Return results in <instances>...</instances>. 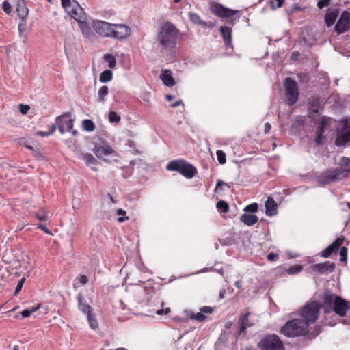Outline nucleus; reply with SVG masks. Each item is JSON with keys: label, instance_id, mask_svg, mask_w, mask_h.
Listing matches in <instances>:
<instances>
[{"label": "nucleus", "instance_id": "nucleus-36", "mask_svg": "<svg viewBox=\"0 0 350 350\" xmlns=\"http://www.w3.org/2000/svg\"><path fill=\"white\" fill-rule=\"evenodd\" d=\"M18 31L21 37L25 38L27 37V25L25 20L21 22L18 25Z\"/></svg>", "mask_w": 350, "mask_h": 350}, {"label": "nucleus", "instance_id": "nucleus-24", "mask_svg": "<svg viewBox=\"0 0 350 350\" xmlns=\"http://www.w3.org/2000/svg\"><path fill=\"white\" fill-rule=\"evenodd\" d=\"M266 215H275L277 213V204L272 197H269L265 202Z\"/></svg>", "mask_w": 350, "mask_h": 350}, {"label": "nucleus", "instance_id": "nucleus-61", "mask_svg": "<svg viewBox=\"0 0 350 350\" xmlns=\"http://www.w3.org/2000/svg\"><path fill=\"white\" fill-rule=\"evenodd\" d=\"M223 185H225V183H224L223 181H221V180H218V181H217V184H216V187H215V191H216V190H217V189H218L219 187L222 186Z\"/></svg>", "mask_w": 350, "mask_h": 350}, {"label": "nucleus", "instance_id": "nucleus-42", "mask_svg": "<svg viewBox=\"0 0 350 350\" xmlns=\"http://www.w3.org/2000/svg\"><path fill=\"white\" fill-rule=\"evenodd\" d=\"M258 205L256 203H252L245 206L244 211L254 213L258 211Z\"/></svg>", "mask_w": 350, "mask_h": 350}, {"label": "nucleus", "instance_id": "nucleus-41", "mask_svg": "<svg viewBox=\"0 0 350 350\" xmlns=\"http://www.w3.org/2000/svg\"><path fill=\"white\" fill-rule=\"evenodd\" d=\"M216 154L219 163L224 164L226 162V154L222 150H217Z\"/></svg>", "mask_w": 350, "mask_h": 350}, {"label": "nucleus", "instance_id": "nucleus-45", "mask_svg": "<svg viewBox=\"0 0 350 350\" xmlns=\"http://www.w3.org/2000/svg\"><path fill=\"white\" fill-rule=\"evenodd\" d=\"M3 10L7 14H10L12 12V5L8 1L3 2Z\"/></svg>", "mask_w": 350, "mask_h": 350}, {"label": "nucleus", "instance_id": "nucleus-28", "mask_svg": "<svg viewBox=\"0 0 350 350\" xmlns=\"http://www.w3.org/2000/svg\"><path fill=\"white\" fill-rule=\"evenodd\" d=\"M240 220L245 225L250 226L258 222V217L255 215L245 213L241 215Z\"/></svg>", "mask_w": 350, "mask_h": 350}, {"label": "nucleus", "instance_id": "nucleus-52", "mask_svg": "<svg viewBox=\"0 0 350 350\" xmlns=\"http://www.w3.org/2000/svg\"><path fill=\"white\" fill-rule=\"evenodd\" d=\"M19 107H20V111L23 114H26L28 112V111L30 109L29 106L27 105L21 104L19 105Z\"/></svg>", "mask_w": 350, "mask_h": 350}, {"label": "nucleus", "instance_id": "nucleus-23", "mask_svg": "<svg viewBox=\"0 0 350 350\" xmlns=\"http://www.w3.org/2000/svg\"><path fill=\"white\" fill-rule=\"evenodd\" d=\"M81 159L85 162L86 165L91 168L92 170L95 172L98 171L96 165L98 162L97 159H96L91 154H83L81 155Z\"/></svg>", "mask_w": 350, "mask_h": 350}, {"label": "nucleus", "instance_id": "nucleus-35", "mask_svg": "<svg viewBox=\"0 0 350 350\" xmlns=\"http://www.w3.org/2000/svg\"><path fill=\"white\" fill-rule=\"evenodd\" d=\"M82 126L86 131H93L95 129L94 123L91 120H84Z\"/></svg>", "mask_w": 350, "mask_h": 350}, {"label": "nucleus", "instance_id": "nucleus-27", "mask_svg": "<svg viewBox=\"0 0 350 350\" xmlns=\"http://www.w3.org/2000/svg\"><path fill=\"white\" fill-rule=\"evenodd\" d=\"M250 314V313L247 312L244 315L240 317L239 320L241 322V325L239 328V334L243 332L247 327H250L253 325L254 323L252 322H250L249 320Z\"/></svg>", "mask_w": 350, "mask_h": 350}, {"label": "nucleus", "instance_id": "nucleus-53", "mask_svg": "<svg viewBox=\"0 0 350 350\" xmlns=\"http://www.w3.org/2000/svg\"><path fill=\"white\" fill-rule=\"evenodd\" d=\"M170 311H171V310L170 308H166L165 309L157 310L156 312V314L157 315L167 314L170 312Z\"/></svg>", "mask_w": 350, "mask_h": 350}, {"label": "nucleus", "instance_id": "nucleus-55", "mask_svg": "<svg viewBox=\"0 0 350 350\" xmlns=\"http://www.w3.org/2000/svg\"><path fill=\"white\" fill-rule=\"evenodd\" d=\"M278 255L277 254L271 252L267 255V258L269 261H274L278 258Z\"/></svg>", "mask_w": 350, "mask_h": 350}, {"label": "nucleus", "instance_id": "nucleus-21", "mask_svg": "<svg viewBox=\"0 0 350 350\" xmlns=\"http://www.w3.org/2000/svg\"><path fill=\"white\" fill-rule=\"evenodd\" d=\"M16 2V12L18 17L24 21L28 15L29 10L24 0H14Z\"/></svg>", "mask_w": 350, "mask_h": 350}, {"label": "nucleus", "instance_id": "nucleus-16", "mask_svg": "<svg viewBox=\"0 0 350 350\" xmlns=\"http://www.w3.org/2000/svg\"><path fill=\"white\" fill-rule=\"evenodd\" d=\"M211 12L221 18H230L234 15L237 11L223 7L219 3H214L211 6Z\"/></svg>", "mask_w": 350, "mask_h": 350}, {"label": "nucleus", "instance_id": "nucleus-32", "mask_svg": "<svg viewBox=\"0 0 350 350\" xmlns=\"http://www.w3.org/2000/svg\"><path fill=\"white\" fill-rule=\"evenodd\" d=\"M187 317H189L191 319H195L198 321V322H202L205 321L206 316L202 314L201 312H198L196 314L192 312H187Z\"/></svg>", "mask_w": 350, "mask_h": 350}, {"label": "nucleus", "instance_id": "nucleus-60", "mask_svg": "<svg viewBox=\"0 0 350 350\" xmlns=\"http://www.w3.org/2000/svg\"><path fill=\"white\" fill-rule=\"evenodd\" d=\"M181 104H182V101L180 100H179L176 101L175 103H172L171 105V107L175 108V107L179 106Z\"/></svg>", "mask_w": 350, "mask_h": 350}, {"label": "nucleus", "instance_id": "nucleus-13", "mask_svg": "<svg viewBox=\"0 0 350 350\" xmlns=\"http://www.w3.org/2000/svg\"><path fill=\"white\" fill-rule=\"evenodd\" d=\"M110 33V38H113L117 40H122L131 34V29L125 25L112 24Z\"/></svg>", "mask_w": 350, "mask_h": 350}, {"label": "nucleus", "instance_id": "nucleus-11", "mask_svg": "<svg viewBox=\"0 0 350 350\" xmlns=\"http://www.w3.org/2000/svg\"><path fill=\"white\" fill-rule=\"evenodd\" d=\"M261 350H284L282 341L276 335H269L262 338L258 343Z\"/></svg>", "mask_w": 350, "mask_h": 350}, {"label": "nucleus", "instance_id": "nucleus-19", "mask_svg": "<svg viewBox=\"0 0 350 350\" xmlns=\"http://www.w3.org/2000/svg\"><path fill=\"white\" fill-rule=\"evenodd\" d=\"M344 241V237L337 238L329 246L323 250L321 253V256L323 258H328L332 252L336 251Z\"/></svg>", "mask_w": 350, "mask_h": 350}, {"label": "nucleus", "instance_id": "nucleus-62", "mask_svg": "<svg viewBox=\"0 0 350 350\" xmlns=\"http://www.w3.org/2000/svg\"><path fill=\"white\" fill-rule=\"evenodd\" d=\"M165 99L168 101H170L174 99V96L171 94H167L165 96Z\"/></svg>", "mask_w": 350, "mask_h": 350}, {"label": "nucleus", "instance_id": "nucleus-18", "mask_svg": "<svg viewBox=\"0 0 350 350\" xmlns=\"http://www.w3.org/2000/svg\"><path fill=\"white\" fill-rule=\"evenodd\" d=\"M334 268V263L330 262L329 261L325 262L323 263L315 264L312 266V269L314 271H318L322 274H327L332 273Z\"/></svg>", "mask_w": 350, "mask_h": 350}, {"label": "nucleus", "instance_id": "nucleus-1", "mask_svg": "<svg viewBox=\"0 0 350 350\" xmlns=\"http://www.w3.org/2000/svg\"><path fill=\"white\" fill-rule=\"evenodd\" d=\"M179 30L171 23H164L157 36L159 44L165 52H172L177 43Z\"/></svg>", "mask_w": 350, "mask_h": 350}, {"label": "nucleus", "instance_id": "nucleus-29", "mask_svg": "<svg viewBox=\"0 0 350 350\" xmlns=\"http://www.w3.org/2000/svg\"><path fill=\"white\" fill-rule=\"evenodd\" d=\"M77 300H78V306L79 309L83 312L84 314H87V316L92 314V307L82 301V295L81 294H79L77 296Z\"/></svg>", "mask_w": 350, "mask_h": 350}, {"label": "nucleus", "instance_id": "nucleus-20", "mask_svg": "<svg viewBox=\"0 0 350 350\" xmlns=\"http://www.w3.org/2000/svg\"><path fill=\"white\" fill-rule=\"evenodd\" d=\"M85 18V13L77 18L75 20L77 21L79 27L81 31L82 34L85 38H89L91 35V29L88 23L84 21Z\"/></svg>", "mask_w": 350, "mask_h": 350}, {"label": "nucleus", "instance_id": "nucleus-50", "mask_svg": "<svg viewBox=\"0 0 350 350\" xmlns=\"http://www.w3.org/2000/svg\"><path fill=\"white\" fill-rule=\"evenodd\" d=\"M284 0H274L271 1V6L275 8H278L282 6Z\"/></svg>", "mask_w": 350, "mask_h": 350}, {"label": "nucleus", "instance_id": "nucleus-37", "mask_svg": "<svg viewBox=\"0 0 350 350\" xmlns=\"http://www.w3.org/2000/svg\"><path fill=\"white\" fill-rule=\"evenodd\" d=\"M218 210H219L221 213H226L229 210V206L228 203L224 200H220L217 203L216 205Z\"/></svg>", "mask_w": 350, "mask_h": 350}, {"label": "nucleus", "instance_id": "nucleus-39", "mask_svg": "<svg viewBox=\"0 0 350 350\" xmlns=\"http://www.w3.org/2000/svg\"><path fill=\"white\" fill-rule=\"evenodd\" d=\"M87 319H88L90 327L94 330L97 329L98 327V325L97 321L94 317V315L92 314H91L87 316Z\"/></svg>", "mask_w": 350, "mask_h": 350}, {"label": "nucleus", "instance_id": "nucleus-44", "mask_svg": "<svg viewBox=\"0 0 350 350\" xmlns=\"http://www.w3.org/2000/svg\"><path fill=\"white\" fill-rule=\"evenodd\" d=\"M302 266L301 265H294L289 268L288 273L290 274H295L297 273H299L302 270Z\"/></svg>", "mask_w": 350, "mask_h": 350}, {"label": "nucleus", "instance_id": "nucleus-22", "mask_svg": "<svg viewBox=\"0 0 350 350\" xmlns=\"http://www.w3.org/2000/svg\"><path fill=\"white\" fill-rule=\"evenodd\" d=\"M220 31L225 44L227 46L232 47V29L227 26H221L220 27Z\"/></svg>", "mask_w": 350, "mask_h": 350}, {"label": "nucleus", "instance_id": "nucleus-9", "mask_svg": "<svg viewBox=\"0 0 350 350\" xmlns=\"http://www.w3.org/2000/svg\"><path fill=\"white\" fill-rule=\"evenodd\" d=\"M332 118L323 116L319 119L318 126L315 133L314 142L317 145H322L326 138L323 133L328 130H331Z\"/></svg>", "mask_w": 350, "mask_h": 350}, {"label": "nucleus", "instance_id": "nucleus-59", "mask_svg": "<svg viewBox=\"0 0 350 350\" xmlns=\"http://www.w3.org/2000/svg\"><path fill=\"white\" fill-rule=\"evenodd\" d=\"M271 126L269 123H266L265 124V133H269L271 130Z\"/></svg>", "mask_w": 350, "mask_h": 350}, {"label": "nucleus", "instance_id": "nucleus-10", "mask_svg": "<svg viewBox=\"0 0 350 350\" xmlns=\"http://www.w3.org/2000/svg\"><path fill=\"white\" fill-rule=\"evenodd\" d=\"M284 88L286 103L288 105H292L297 100L299 95L297 83L295 80L288 77L286 79Z\"/></svg>", "mask_w": 350, "mask_h": 350}, {"label": "nucleus", "instance_id": "nucleus-30", "mask_svg": "<svg viewBox=\"0 0 350 350\" xmlns=\"http://www.w3.org/2000/svg\"><path fill=\"white\" fill-rule=\"evenodd\" d=\"M337 16L338 14L335 11H329L325 14V21L327 27H330L334 23Z\"/></svg>", "mask_w": 350, "mask_h": 350}, {"label": "nucleus", "instance_id": "nucleus-17", "mask_svg": "<svg viewBox=\"0 0 350 350\" xmlns=\"http://www.w3.org/2000/svg\"><path fill=\"white\" fill-rule=\"evenodd\" d=\"M350 25V14L347 12H344L339 20L338 21L336 25H335L336 31L340 34L345 32L347 29H348Z\"/></svg>", "mask_w": 350, "mask_h": 350}, {"label": "nucleus", "instance_id": "nucleus-57", "mask_svg": "<svg viewBox=\"0 0 350 350\" xmlns=\"http://www.w3.org/2000/svg\"><path fill=\"white\" fill-rule=\"evenodd\" d=\"M80 282L83 284H87L88 281V277L85 275H82L80 276Z\"/></svg>", "mask_w": 350, "mask_h": 350}, {"label": "nucleus", "instance_id": "nucleus-64", "mask_svg": "<svg viewBox=\"0 0 350 350\" xmlns=\"http://www.w3.org/2000/svg\"><path fill=\"white\" fill-rule=\"evenodd\" d=\"M116 350H127V349L125 348H123V347H120V348H117Z\"/></svg>", "mask_w": 350, "mask_h": 350}, {"label": "nucleus", "instance_id": "nucleus-46", "mask_svg": "<svg viewBox=\"0 0 350 350\" xmlns=\"http://www.w3.org/2000/svg\"><path fill=\"white\" fill-rule=\"evenodd\" d=\"M25 282V278H22L20 279V280L18 281V283L16 286V288L15 289V291H14V295H16L22 289L23 286V284Z\"/></svg>", "mask_w": 350, "mask_h": 350}, {"label": "nucleus", "instance_id": "nucleus-47", "mask_svg": "<svg viewBox=\"0 0 350 350\" xmlns=\"http://www.w3.org/2000/svg\"><path fill=\"white\" fill-rule=\"evenodd\" d=\"M38 310V307L33 308L31 310L25 309L21 312V315L23 317L26 318L29 317L31 313L36 312Z\"/></svg>", "mask_w": 350, "mask_h": 350}, {"label": "nucleus", "instance_id": "nucleus-43", "mask_svg": "<svg viewBox=\"0 0 350 350\" xmlns=\"http://www.w3.org/2000/svg\"><path fill=\"white\" fill-rule=\"evenodd\" d=\"M36 217L38 218V219H39L41 221H46L49 219L48 214L44 211L36 213Z\"/></svg>", "mask_w": 350, "mask_h": 350}, {"label": "nucleus", "instance_id": "nucleus-8", "mask_svg": "<svg viewBox=\"0 0 350 350\" xmlns=\"http://www.w3.org/2000/svg\"><path fill=\"white\" fill-rule=\"evenodd\" d=\"M55 121L61 134L63 135L66 132L70 131L72 135H77V131L73 129L74 118L70 112H66L57 116Z\"/></svg>", "mask_w": 350, "mask_h": 350}, {"label": "nucleus", "instance_id": "nucleus-34", "mask_svg": "<svg viewBox=\"0 0 350 350\" xmlns=\"http://www.w3.org/2000/svg\"><path fill=\"white\" fill-rule=\"evenodd\" d=\"M104 59L108 63V66L110 68H115L116 66V60L114 56L111 54H106L104 55Z\"/></svg>", "mask_w": 350, "mask_h": 350}, {"label": "nucleus", "instance_id": "nucleus-7", "mask_svg": "<svg viewBox=\"0 0 350 350\" xmlns=\"http://www.w3.org/2000/svg\"><path fill=\"white\" fill-rule=\"evenodd\" d=\"M350 142V118L340 121L336 129L335 144L337 146H345Z\"/></svg>", "mask_w": 350, "mask_h": 350}, {"label": "nucleus", "instance_id": "nucleus-40", "mask_svg": "<svg viewBox=\"0 0 350 350\" xmlns=\"http://www.w3.org/2000/svg\"><path fill=\"white\" fill-rule=\"evenodd\" d=\"M126 211H124L123 209L122 208H118L117 210V215H122V217H119L118 218V221L120 222V223H122L126 220L129 219V217L126 216Z\"/></svg>", "mask_w": 350, "mask_h": 350}, {"label": "nucleus", "instance_id": "nucleus-4", "mask_svg": "<svg viewBox=\"0 0 350 350\" xmlns=\"http://www.w3.org/2000/svg\"><path fill=\"white\" fill-rule=\"evenodd\" d=\"M338 164L340 167L333 170H328L324 174L323 176L324 184H328L345 178L350 172V158L342 157Z\"/></svg>", "mask_w": 350, "mask_h": 350}, {"label": "nucleus", "instance_id": "nucleus-14", "mask_svg": "<svg viewBox=\"0 0 350 350\" xmlns=\"http://www.w3.org/2000/svg\"><path fill=\"white\" fill-rule=\"evenodd\" d=\"M95 155L101 159L105 161L107 156L113 154L115 151L112 148L107 144V142H103L101 144H96L93 149Z\"/></svg>", "mask_w": 350, "mask_h": 350}, {"label": "nucleus", "instance_id": "nucleus-63", "mask_svg": "<svg viewBox=\"0 0 350 350\" xmlns=\"http://www.w3.org/2000/svg\"><path fill=\"white\" fill-rule=\"evenodd\" d=\"M234 285L236 287H237L238 288H240L241 287V282L239 281H237L235 283H234Z\"/></svg>", "mask_w": 350, "mask_h": 350}, {"label": "nucleus", "instance_id": "nucleus-2", "mask_svg": "<svg viewBox=\"0 0 350 350\" xmlns=\"http://www.w3.org/2000/svg\"><path fill=\"white\" fill-rule=\"evenodd\" d=\"M281 332L287 337H297L306 334L315 337L321 332V328L319 326H315L314 331L311 332L307 323L298 318L287 321L282 327Z\"/></svg>", "mask_w": 350, "mask_h": 350}, {"label": "nucleus", "instance_id": "nucleus-49", "mask_svg": "<svg viewBox=\"0 0 350 350\" xmlns=\"http://www.w3.org/2000/svg\"><path fill=\"white\" fill-rule=\"evenodd\" d=\"M330 0H319L317 3V5L319 8L322 9L325 7H327L329 5Z\"/></svg>", "mask_w": 350, "mask_h": 350}, {"label": "nucleus", "instance_id": "nucleus-58", "mask_svg": "<svg viewBox=\"0 0 350 350\" xmlns=\"http://www.w3.org/2000/svg\"><path fill=\"white\" fill-rule=\"evenodd\" d=\"M37 135L41 136V137H46L51 135L50 133L48 132H44L42 131H39L37 132Z\"/></svg>", "mask_w": 350, "mask_h": 350}, {"label": "nucleus", "instance_id": "nucleus-38", "mask_svg": "<svg viewBox=\"0 0 350 350\" xmlns=\"http://www.w3.org/2000/svg\"><path fill=\"white\" fill-rule=\"evenodd\" d=\"M109 120L111 123H119L120 122V116L115 111H110L108 115Z\"/></svg>", "mask_w": 350, "mask_h": 350}, {"label": "nucleus", "instance_id": "nucleus-56", "mask_svg": "<svg viewBox=\"0 0 350 350\" xmlns=\"http://www.w3.org/2000/svg\"><path fill=\"white\" fill-rule=\"evenodd\" d=\"M57 127V124L56 122L50 126V129L49 131L50 135H52L55 132Z\"/></svg>", "mask_w": 350, "mask_h": 350}, {"label": "nucleus", "instance_id": "nucleus-6", "mask_svg": "<svg viewBox=\"0 0 350 350\" xmlns=\"http://www.w3.org/2000/svg\"><path fill=\"white\" fill-rule=\"evenodd\" d=\"M320 304L317 301H311L307 303L300 310V314L302 317L301 320L307 323L309 327L310 325L314 323L318 319L319 314Z\"/></svg>", "mask_w": 350, "mask_h": 350}, {"label": "nucleus", "instance_id": "nucleus-25", "mask_svg": "<svg viewBox=\"0 0 350 350\" xmlns=\"http://www.w3.org/2000/svg\"><path fill=\"white\" fill-rule=\"evenodd\" d=\"M160 78L163 83L167 87H172L175 84L174 79L172 76V72L169 70H163L160 75Z\"/></svg>", "mask_w": 350, "mask_h": 350}, {"label": "nucleus", "instance_id": "nucleus-15", "mask_svg": "<svg viewBox=\"0 0 350 350\" xmlns=\"http://www.w3.org/2000/svg\"><path fill=\"white\" fill-rule=\"evenodd\" d=\"M92 27L101 36L110 37L112 24L103 21H94Z\"/></svg>", "mask_w": 350, "mask_h": 350}, {"label": "nucleus", "instance_id": "nucleus-48", "mask_svg": "<svg viewBox=\"0 0 350 350\" xmlns=\"http://www.w3.org/2000/svg\"><path fill=\"white\" fill-rule=\"evenodd\" d=\"M340 255L341 256L340 261L345 262L347 260V249L345 247H342L340 251Z\"/></svg>", "mask_w": 350, "mask_h": 350}, {"label": "nucleus", "instance_id": "nucleus-31", "mask_svg": "<svg viewBox=\"0 0 350 350\" xmlns=\"http://www.w3.org/2000/svg\"><path fill=\"white\" fill-rule=\"evenodd\" d=\"M113 73L109 70H105L100 73L99 80L102 83H107L112 79Z\"/></svg>", "mask_w": 350, "mask_h": 350}, {"label": "nucleus", "instance_id": "nucleus-51", "mask_svg": "<svg viewBox=\"0 0 350 350\" xmlns=\"http://www.w3.org/2000/svg\"><path fill=\"white\" fill-rule=\"evenodd\" d=\"M200 312L203 313H208L211 314L213 312V309L211 306H204L200 308Z\"/></svg>", "mask_w": 350, "mask_h": 350}, {"label": "nucleus", "instance_id": "nucleus-5", "mask_svg": "<svg viewBox=\"0 0 350 350\" xmlns=\"http://www.w3.org/2000/svg\"><path fill=\"white\" fill-rule=\"evenodd\" d=\"M166 169L169 171L178 172L188 179L192 178L197 174L196 168L183 159L170 161L167 164Z\"/></svg>", "mask_w": 350, "mask_h": 350}, {"label": "nucleus", "instance_id": "nucleus-12", "mask_svg": "<svg viewBox=\"0 0 350 350\" xmlns=\"http://www.w3.org/2000/svg\"><path fill=\"white\" fill-rule=\"evenodd\" d=\"M61 3L66 13L74 19L84 14L83 8L75 0H61Z\"/></svg>", "mask_w": 350, "mask_h": 350}, {"label": "nucleus", "instance_id": "nucleus-26", "mask_svg": "<svg viewBox=\"0 0 350 350\" xmlns=\"http://www.w3.org/2000/svg\"><path fill=\"white\" fill-rule=\"evenodd\" d=\"M189 17L190 21L195 25L202 26V27H208L211 25V23H207L202 20L198 14L193 12H189Z\"/></svg>", "mask_w": 350, "mask_h": 350}, {"label": "nucleus", "instance_id": "nucleus-3", "mask_svg": "<svg viewBox=\"0 0 350 350\" xmlns=\"http://www.w3.org/2000/svg\"><path fill=\"white\" fill-rule=\"evenodd\" d=\"M323 301L326 312L334 310L337 314L344 316L349 309V306L345 300L329 292L324 294Z\"/></svg>", "mask_w": 350, "mask_h": 350}, {"label": "nucleus", "instance_id": "nucleus-33", "mask_svg": "<svg viewBox=\"0 0 350 350\" xmlns=\"http://www.w3.org/2000/svg\"><path fill=\"white\" fill-rule=\"evenodd\" d=\"M109 89L106 85L102 86L98 92V100L100 102H104L105 100V96L108 94Z\"/></svg>", "mask_w": 350, "mask_h": 350}, {"label": "nucleus", "instance_id": "nucleus-54", "mask_svg": "<svg viewBox=\"0 0 350 350\" xmlns=\"http://www.w3.org/2000/svg\"><path fill=\"white\" fill-rule=\"evenodd\" d=\"M38 228H40V230H42V231H44L47 234L52 235L51 232L47 228V227L45 224H40L38 225Z\"/></svg>", "mask_w": 350, "mask_h": 350}]
</instances>
